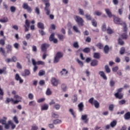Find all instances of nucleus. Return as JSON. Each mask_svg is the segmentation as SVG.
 Masks as SVG:
<instances>
[{
	"mask_svg": "<svg viewBox=\"0 0 130 130\" xmlns=\"http://www.w3.org/2000/svg\"><path fill=\"white\" fill-rule=\"evenodd\" d=\"M14 98L16 99L15 101L13 98H7L5 102L6 104H9L10 102H11L13 104H18L22 100V97L18 95H15Z\"/></svg>",
	"mask_w": 130,
	"mask_h": 130,
	"instance_id": "nucleus-1",
	"label": "nucleus"
},
{
	"mask_svg": "<svg viewBox=\"0 0 130 130\" xmlns=\"http://www.w3.org/2000/svg\"><path fill=\"white\" fill-rule=\"evenodd\" d=\"M43 3H45V7L44 8V10L46 12V14L47 16H49L50 14V3H49V0H42Z\"/></svg>",
	"mask_w": 130,
	"mask_h": 130,
	"instance_id": "nucleus-2",
	"label": "nucleus"
},
{
	"mask_svg": "<svg viewBox=\"0 0 130 130\" xmlns=\"http://www.w3.org/2000/svg\"><path fill=\"white\" fill-rule=\"evenodd\" d=\"M63 56V53L61 52H58L56 53V55L54 57V63H57L59 61V59Z\"/></svg>",
	"mask_w": 130,
	"mask_h": 130,
	"instance_id": "nucleus-3",
	"label": "nucleus"
},
{
	"mask_svg": "<svg viewBox=\"0 0 130 130\" xmlns=\"http://www.w3.org/2000/svg\"><path fill=\"white\" fill-rule=\"evenodd\" d=\"M89 103H90L91 105H94L95 108H98L100 106V104L99 102L96 100H94V98H91L88 100Z\"/></svg>",
	"mask_w": 130,
	"mask_h": 130,
	"instance_id": "nucleus-4",
	"label": "nucleus"
},
{
	"mask_svg": "<svg viewBox=\"0 0 130 130\" xmlns=\"http://www.w3.org/2000/svg\"><path fill=\"white\" fill-rule=\"evenodd\" d=\"M74 19L76 22H77V23L79 25V26H84V20H83V18H82L81 17L76 15L74 17Z\"/></svg>",
	"mask_w": 130,
	"mask_h": 130,
	"instance_id": "nucleus-5",
	"label": "nucleus"
},
{
	"mask_svg": "<svg viewBox=\"0 0 130 130\" xmlns=\"http://www.w3.org/2000/svg\"><path fill=\"white\" fill-rule=\"evenodd\" d=\"M22 8L24 10H26L27 13H32V8L30 6H29L28 3H23L22 5Z\"/></svg>",
	"mask_w": 130,
	"mask_h": 130,
	"instance_id": "nucleus-6",
	"label": "nucleus"
},
{
	"mask_svg": "<svg viewBox=\"0 0 130 130\" xmlns=\"http://www.w3.org/2000/svg\"><path fill=\"white\" fill-rule=\"evenodd\" d=\"M31 22L29 21V20L26 19L25 21V24L24 25V32H28L29 31V28H30V24Z\"/></svg>",
	"mask_w": 130,
	"mask_h": 130,
	"instance_id": "nucleus-7",
	"label": "nucleus"
},
{
	"mask_svg": "<svg viewBox=\"0 0 130 130\" xmlns=\"http://www.w3.org/2000/svg\"><path fill=\"white\" fill-rule=\"evenodd\" d=\"M113 21L115 24H117L118 25H122L124 23L121 21V19L117 17H114Z\"/></svg>",
	"mask_w": 130,
	"mask_h": 130,
	"instance_id": "nucleus-8",
	"label": "nucleus"
},
{
	"mask_svg": "<svg viewBox=\"0 0 130 130\" xmlns=\"http://www.w3.org/2000/svg\"><path fill=\"white\" fill-rule=\"evenodd\" d=\"M49 47V44H43L41 45V50L43 52H46V50H47V48Z\"/></svg>",
	"mask_w": 130,
	"mask_h": 130,
	"instance_id": "nucleus-9",
	"label": "nucleus"
},
{
	"mask_svg": "<svg viewBox=\"0 0 130 130\" xmlns=\"http://www.w3.org/2000/svg\"><path fill=\"white\" fill-rule=\"evenodd\" d=\"M51 82L54 87H57V85H58V80L55 79V78H52Z\"/></svg>",
	"mask_w": 130,
	"mask_h": 130,
	"instance_id": "nucleus-10",
	"label": "nucleus"
},
{
	"mask_svg": "<svg viewBox=\"0 0 130 130\" xmlns=\"http://www.w3.org/2000/svg\"><path fill=\"white\" fill-rule=\"evenodd\" d=\"M81 119L84 121V123H88L89 122V118H88V115H82L81 116Z\"/></svg>",
	"mask_w": 130,
	"mask_h": 130,
	"instance_id": "nucleus-11",
	"label": "nucleus"
},
{
	"mask_svg": "<svg viewBox=\"0 0 130 130\" xmlns=\"http://www.w3.org/2000/svg\"><path fill=\"white\" fill-rule=\"evenodd\" d=\"M112 49V47H109V46H108V45H107L105 46V47H104V52L106 54H108V52H109V51L111 50Z\"/></svg>",
	"mask_w": 130,
	"mask_h": 130,
	"instance_id": "nucleus-12",
	"label": "nucleus"
},
{
	"mask_svg": "<svg viewBox=\"0 0 130 130\" xmlns=\"http://www.w3.org/2000/svg\"><path fill=\"white\" fill-rule=\"evenodd\" d=\"M15 80L16 81H19L20 84H22V83L24 82V80L22 79L21 77H20V75L18 74H16L15 75Z\"/></svg>",
	"mask_w": 130,
	"mask_h": 130,
	"instance_id": "nucleus-13",
	"label": "nucleus"
},
{
	"mask_svg": "<svg viewBox=\"0 0 130 130\" xmlns=\"http://www.w3.org/2000/svg\"><path fill=\"white\" fill-rule=\"evenodd\" d=\"M30 75V71L28 70L25 69L22 73V77H27Z\"/></svg>",
	"mask_w": 130,
	"mask_h": 130,
	"instance_id": "nucleus-14",
	"label": "nucleus"
},
{
	"mask_svg": "<svg viewBox=\"0 0 130 130\" xmlns=\"http://www.w3.org/2000/svg\"><path fill=\"white\" fill-rule=\"evenodd\" d=\"M114 96L117 99H119L120 100L123 98V94L122 93H116L114 94Z\"/></svg>",
	"mask_w": 130,
	"mask_h": 130,
	"instance_id": "nucleus-15",
	"label": "nucleus"
},
{
	"mask_svg": "<svg viewBox=\"0 0 130 130\" xmlns=\"http://www.w3.org/2000/svg\"><path fill=\"white\" fill-rule=\"evenodd\" d=\"M105 11L109 18L112 17V13H111V11H110V9H105Z\"/></svg>",
	"mask_w": 130,
	"mask_h": 130,
	"instance_id": "nucleus-16",
	"label": "nucleus"
},
{
	"mask_svg": "<svg viewBox=\"0 0 130 130\" xmlns=\"http://www.w3.org/2000/svg\"><path fill=\"white\" fill-rule=\"evenodd\" d=\"M37 27L39 29H41V30H44V29H45L44 27V24L42 22H38L37 24Z\"/></svg>",
	"mask_w": 130,
	"mask_h": 130,
	"instance_id": "nucleus-17",
	"label": "nucleus"
},
{
	"mask_svg": "<svg viewBox=\"0 0 130 130\" xmlns=\"http://www.w3.org/2000/svg\"><path fill=\"white\" fill-rule=\"evenodd\" d=\"M90 66H91V67H96L98 66V60L96 59L92 60L90 63Z\"/></svg>",
	"mask_w": 130,
	"mask_h": 130,
	"instance_id": "nucleus-18",
	"label": "nucleus"
},
{
	"mask_svg": "<svg viewBox=\"0 0 130 130\" xmlns=\"http://www.w3.org/2000/svg\"><path fill=\"white\" fill-rule=\"evenodd\" d=\"M8 119V118L6 117H3L2 119H0V123H2V124L4 125L7 123V120Z\"/></svg>",
	"mask_w": 130,
	"mask_h": 130,
	"instance_id": "nucleus-19",
	"label": "nucleus"
},
{
	"mask_svg": "<svg viewBox=\"0 0 130 130\" xmlns=\"http://www.w3.org/2000/svg\"><path fill=\"white\" fill-rule=\"evenodd\" d=\"M124 118L125 120H129L130 119V112H127L124 115Z\"/></svg>",
	"mask_w": 130,
	"mask_h": 130,
	"instance_id": "nucleus-20",
	"label": "nucleus"
},
{
	"mask_svg": "<svg viewBox=\"0 0 130 130\" xmlns=\"http://www.w3.org/2000/svg\"><path fill=\"white\" fill-rule=\"evenodd\" d=\"M78 107L79 111H80V112L83 111V110H84V104H83V103H80L78 105Z\"/></svg>",
	"mask_w": 130,
	"mask_h": 130,
	"instance_id": "nucleus-21",
	"label": "nucleus"
},
{
	"mask_svg": "<svg viewBox=\"0 0 130 130\" xmlns=\"http://www.w3.org/2000/svg\"><path fill=\"white\" fill-rule=\"evenodd\" d=\"M99 75H100L101 77L104 79V80H107V77L105 75V73L103 71H100L99 72Z\"/></svg>",
	"mask_w": 130,
	"mask_h": 130,
	"instance_id": "nucleus-22",
	"label": "nucleus"
},
{
	"mask_svg": "<svg viewBox=\"0 0 130 130\" xmlns=\"http://www.w3.org/2000/svg\"><path fill=\"white\" fill-rule=\"evenodd\" d=\"M2 74H4V75H7V74H8L6 67H4L3 69H0V75H2Z\"/></svg>",
	"mask_w": 130,
	"mask_h": 130,
	"instance_id": "nucleus-23",
	"label": "nucleus"
},
{
	"mask_svg": "<svg viewBox=\"0 0 130 130\" xmlns=\"http://www.w3.org/2000/svg\"><path fill=\"white\" fill-rule=\"evenodd\" d=\"M48 108H49L48 105L45 104L41 106V109L42 111L48 110Z\"/></svg>",
	"mask_w": 130,
	"mask_h": 130,
	"instance_id": "nucleus-24",
	"label": "nucleus"
},
{
	"mask_svg": "<svg viewBox=\"0 0 130 130\" xmlns=\"http://www.w3.org/2000/svg\"><path fill=\"white\" fill-rule=\"evenodd\" d=\"M6 49H7V53H9L12 51V45L8 44L6 46Z\"/></svg>",
	"mask_w": 130,
	"mask_h": 130,
	"instance_id": "nucleus-25",
	"label": "nucleus"
},
{
	"mask_svg": "<svg viewBox=\"0 0 130 130\" xmlns=\"http://www.w3.org/2000/svg\"><path fill=\"white\" fill-rule=\"evenodd\" d=\"M57 36L60 41H63V39L66 38V36L60 34L57 35Z\"/></svg>",
	"mask_w": 130,
	"mask_h": 130,
	"instance_id": "nucleus-26",
	"label": "nucleus"
},
{
	"mask_svg": "<svg viewBox=\"0 0 130 130\" xmlns=\"http://www.w3.org/2000/svg\"><path fill=\"white\" fill-rule=\"evenodd\" d=\"M107 32L109 35H111V34H113V33H114V31H113V30L110 28V27H108V28L107 29Z\"/></svg>",
	"mask_w": 130,
	"mask_h": 130,
	"instance_id": "nucleus-27",
	"label": "nucleus"
},
{
	"mask_svg": "<svg viewBox=\"0 0 130 130\" xmlns=\"http://www.w3.org/2000/svg\"><path fill=\"white\" fill-rule=\"evenodd\" d=\"M29 106H32V107H35L36 106V102L35 101H31L28 103Z\"/></svg>",
	"mask_w": 130,
	"mask_h": 130,
	"instance_id": "nucleus-28",
	"label": "nucleus"
},
{
	"mask_svg": "<svg viewBox=\"0 0 130 130\" xmlns=\"http://www.w3.org/2000/svg\"><path fill=\"white\" fill-rule=\"evenodd\" d=\"M117 124V121L116 120H113L110 123L111 127H115Z\"/></svg>",
	"mask_w": 130,
	"mask_h": 130,
	"instance_id": "nucleus-29",
	"label": "nucleus"
},
{
	"mask_svg": "<svg viewBox=\"0 0 130 130\" xmlns=\"http://www.w3.org/2000/svg\"><path fill=\"white\" fill-rule=\"evenodd\" d=\"M93 57L96 59H99V58H100V53H94L93 54Z\"/></svg>",
	"mask_w": 130,
	"mask_h": 130,
	"instance_id": "nucleus-30",
	"label": "nucleus"
},
{
	"mask_svg": "<svg viewBox=\"0 0 130 130\" xmlns=\"http://www.w3.org/2000/svg\"><path fill=\"white\" fill-rule=\"evenodd\" d=\"M95 46L96 47H98L100 49H103L104 46H103V44L101 43H99L95 45Z\"/></svg>",
	"mask_w": 130,
	"mask_h": 130,
	"instance_id": "nucleus-31",
	"label": "nucleus"
},
{
	"mask_svg": "<svg viewBox=\"0 0 130 130\" xmlns=\"http://www.w3.org/2000/svg\"><path fill=\"white\" fill-rule=\"evenodd\" d=\"M122 25H123V32H125V33H127V27L126 23H125V22H124Z\"/></svg>",
	"mask_w": 130,
	"mask_h": 130,
	"instance_id": "nucleus-32",
	"label": "nucleus"
},
{
	"mask_svg": "<svg viewBox=\"0 0 130 130\" xmlns=\"http://www.w3.org/2000/svg\"><path fill=\"white\" fill-rule=\"evenodd\" d=\"M9 21V19L7 17H4L0 19L1 23H7Z\"/></svg>",
	"mask_w": 130,
	"mask_h": 130,
	"instance_id": "nucleus-33",
	"label": "nucleus"
},
{
	"mask_svg": "<svg viewBox=\"0 0 130 130\" xmlns=\"http://www.w3.org/2000/svg\"><path fill=\"white\" fill-rule=\"evenodd\" d=\"M0 53H3L4 56H7V55H6V50L3 47L0 48Z\"/></svg>",
	"mask_w": 130,
	"mask_h": 130,
	"instance_id": "nucleus-34",
	"label": "nucleus"
},
{
	"mask_svg": "<svg viewBox=\"0 0 130 130\" xmlns=\"http://www.w3.org/2000/svg\"><path fill=\"white\" fill-rule=\"evenodd\" d=\"M118 43L120 45L122 46L124 44V42L122 40V39H121V38H119V39L118 40Z\"/></svg>",
	"mask_w": 130,
	"mask_h": 130,
	"instance_id": "nucleus-35",
	"label": "nucleus"
},
{
	"mask_svg": "<svg viewBox=\"0 0 130 130\" xmlns=\"http://www.w3.org/2000/svg\"><path fill=\"white\" fill-rule=\"evenodd\" d=\"M61 88L63 92L67 91V85L65 84H62L61 85Z\"/></svg>",
	"mask_w": 130,
	"mask_h": 130,
	"instance_id": "nucleus-36",
	"label": "nucleus"
},
{
	"mask_svg": "<svg viewBox=\"0 0 130 130\" xmlns=\"http://www.w3.org/2000/svg\"><path fill=\"white\" fill-rule=\"evenodd\" d=\"M0 100H3L4 99V91H3V89H1L0 86Z\"/></svg>",
	"mask_w": 130,
	"mask_h": 130,
	"instance_id": "nucleus-37",
	"label": "nucleus"
},
{
	"mask_svg": "<svg viewBox=\"0 0 130 130\" xmlns=\"http://www.w3.org/2000/svg\"><path fill=\"white\" fill-rule=\"evenodd\" d=\"M114 109V104H110L109 106V111H113Z\"/></svg>",
	"mask_w": 130,
	"mask_h": 130,
	"instance_id": "nucleus-38",
	"label": "nucleus"
},
{
	"mask_svg": "<svg viewBox=\"0 0 130 130\" xmlns=\"http://www.w3.org/2000/svg\"><path fill=\"white\" fill-rule=\"evenodd\" d=\"M127 32H124L121 35V37L122 39H127Z\"/></svg>",
	"mask_w": 130,
	"mask_h": 130,
	"instance_id": "nucleus-39",
	"label": "nucleus"
},
{
	"mask_svg": "<svg viewBox=\"0 0 130 130\" xmlns=\"http://www.w3.org/2000/svg\"><path fill=\"white\" fill-rule=\"evenodd\" d=\"M73 30L75 31L76 33H80V30H79V29L78 28V27L76 25H74L73 27Z\"/></svg>",
	"mask_w": 130,
	"mask_h": 130,
	"instance_id": "nucleus-40",
	"label": "nucleus"
},
{
	"mask_svg": "<svg viewBox=\"0 0 130 130\" xmlns=\"http://www.w3.org/2000/svg\"><path fill=\"white\" fill-rule=\"evenodd\" d=\"M54 124H58V123H61V120L59 119H56L53 121Z\"/></svg>",
	"mask_w": 130,
	"mask_h": 130,
	"instance_id": "nucleus-41",
	"label": "nucleus"
},
{
	"mask_svg": "<svg viewBox=\"0 0 130 130\" xmlns=\"http://www.w3.org/2000/svg\"><path fill=\"white\" fill-rule=\"evenodd\" d=\"M54 39V34H51V35H50L49 38V41H50V42L53 41V40Z\"/></svg>",
	"mask_w": 130,
	"mask_h": 130,
	"instance_id": "nucleus-42",
	"label": "nucleus"
},
{
	"mask_svg": "<svg viewBox=\"0 0 130 130\" xmlns=\"http://www.w3.org/2000/svg\"><path fill=\"white\" fill-rule=\"evenodd\" d=\"M61 75H67L68 73V71L66 69H63L61 71H60Z\"/></svg>",
	"mask_w": 130,
	"mask_h": 130,
	"instance_id": "nucleus-43",
	"label": "nucleus"
},
{
	"mask_svg": "<svg viewBox=\"0 0 130 130\" xmlns=\"http://www.w3.org/2000/svg\"><path fill=\"white\" fill-rule=\"evenodd\" d=\"M69 112L72 114V115H73V117L76 118V115L75 114V111H74V110L73 109H70L69 110Z\"/></svg>",
	"mask_w": 130,
	"mask_h": 130,
	"instance_id": "nucleus-44",
	"label": "nucleus"
},
{
	"mask_svg": "<svg viewBox=\"0 0 130 130\" xmlns=\"http://www.w3.org/2000/svg\"><path fill=\"white\" fill-rule=\"evenodd\" d=\"M6 44V40L5 39H1L0 40V45L2 46H4Z\"/></svg>",
	"mask_w": 130,
	"mask_h": 130,
	"instance_id": "nucleus-45",
	"label": "nucleus"
},
{
	"mask_svg": "<svg viewBox=\"0 0 130 130\" xmlns=\"http://www.w3.org/2000/svg\"><path fill=\"white\" fill-rule=\"evenodd\" d=\"M105 69L106 73H110L111 72L110 68H109V67L108 65L105 66Z\"/></svg>",
	"mask_w": 130,
	"mask_h": 130,
	"instance_id": "nucleus-46",
	"label": "nucleus"
},
{
	"mask_svg": "<svg viewBox=\"0 0 130 130\" xmlns=\"http://www.w3.org/2000/svg\"><path fill=\"white\" fill-rule=\"evenodd\" d=\"M124 52H125V48L124 47H122L120 49V54H123V53H124Z\"/></svg>",
	"mask_w": 130,
	"mask_h": 130,
	"instance_id": "nucleus-47",
	"label": "nucleus"
},
{
	"mask_svg": "<svg viewBox=\"0 0 130 130\" xmlns=\"http://www.w3.org/2000/svg\"><path fill=\"white\" fill-rule=\"evenodd\" d=\"M44 75H45V71L44 70H40L39 73V76L41 77L42 76H44Z\"/></svg>",
	"mask_w": 130,
	"mask_h": 130,
	"instance_id": "nucleus-48",
	"label": "nucleus"
},
{
	"mask_svg": "<svg viewBox=\"0 0 130 130\" xmlns=\"http://www.w3.org/2000/svg\"><path fill=\"white\" fill-rule=\"evenodd\" d=\"M126 103V101L124 100H121L119 101V105H123V104H125Z\"/></svg>",
	"mask_w": 130,
	"mask_h": 130,
	"instance_id": "nucleus-49",
	"label": "nucleus"
},
{
	"mask_svg": "<svg viewBox=\"0 0 130 130\" xmlns=\"http://www.w3.org/2000/svg\"><path fill=\"white\" fill-rule=\"evenodd\" d=\"M13 120H14V122H15V123H16V124H18V123H19V120H18V117H17V116H14Z\"/></svg>",
	"mask_w": 130,
	"mask_h": 130,
	"instance_id": "nucleus-50",
	"label": "nucleus"
},
{
	"mask_svg": "<svg viewBox=\"0 0 130 130\" xmlns=\"http://www.w3.org/2000/svg\"><path fill=\"white\" fill-rule=\"evenodd\" d=\"M38 129V126H37L36 124H33L31 126V130H37Z\"/></svg>",
	"mask_w": 130,
	"mask_h": 130,
	"instance_id": "nucleus-51",
	"label": "nucleus"
},
{
	"mask_svg": "<svg viewBox=\"0 0 130 130\" xmlns=\"http://www.w3.org/2000/svg\"><path fill=\"white\" fill-rule=\"evenodd\" d=\"M10 11H11V13H15V12H16V7L11 6L10 7Z\"/></svg>",
	"mask_w": 130,
	"mask_h": 130,
	"instance_id": "nucleus-52",
	"label": "nucleus"
},
{
	"mask_svg": "<svg viewBox=\"0 0 130 130\" xmlns=\"http://www.w3.org/2000/svg\"><path fill=\"white\" fill-rule=\"evenodd\" d=\"M54 108L56 109V110H59L60 109V105L59 104H56L54 106Z\"/></svg>",
	"mask_w": 130,
	"mask_h": 130,
	"instance_id": "nucleus-53",
	"label": "nucleus"
},
{
	"mask_svg": "<svg viewBox=\"0 0 130 130\" xmlns=\"http://www.w3.org/2000/svg\"><path fill=\"white\" fill-rule=\"evenodd\" d=\"M91 23L93 27H97V22L95 19H93L91 21Z\"/></svg>",
	"mask_w": 130,
	"mask_h": 130,
	"instance_id": "nucleus-54",
	"label": "nucleus"
},
{
	"mask_svg": "<svg viewBox=\"0 0 130 130\" xmlns=\"http://www.w3.org/2000/svg\"><path fill=\"white\" fill-rule=\"evenodd\" d=\"M90 49L89 48H85L83 50V52L85 53H89L90 52Z\"/></svg>",
	"mask_w": 130,
	"mask_h": 130,
	"instance_id": "nucleus-55",
	"label": "nucleus"
},
{
	"mask_svg": "<svg viewBox=\"0 0 130 130\" xmlns=\"http://www.w3.org/2000/svg\"><path fill=\"white\" fill-rule=\"evenodd\" d=\"M35 13L37 15H40V9H39V8L36 7L35 9Z\"/></svg>",
	"mask_w": 130,
	"mask_h": 130,
	"instance_id": "nucleus-56",
	"label": "nucleus"
},
{
	"mask_svg": "<svg viewBox=\"0 0 130 130\" xmlns=\"http://www.w3.org/2000/svg\"><path fill=\"white\" fill-rule=\"evenodd\" d=\"M114 85H115V82L113 80H110V86L111 87H114Z\"/></svg>",
	"mask_w": 130,
	"mask_h": 130,
	"instance_id": "nucleus-57",
	"label": "nucleus"
},
{
	"mask_svg": "<svg viewBox=\"0 0 130 130\" xmlns=\"http://www.w3.org/2000/svg\"><path fill=\"white\" fill-rule=\"evenodd\" d=\"M46 93V95H51V94H52L51 90H50V89L49 88H47Z\"/></svg>",
	"mask_w": 130,
	"mask_h": 130,
	"instance_id": "nucleus-58",
	"label": "nucleus"
},
{
	"mask_svg": "<svg viewBox=\"0 0 130 130\" xmlns=\"http://www.w3.org/2000/svg\"><path fill=\"white\" fill-rule=\"evenodd\" d=\"M74 99L73 100V103H75V102H77L78 101V96L77 94H74Z\"/></svg>",
	"mask_w": 130,
	"mask_h": 130,
	"instance_id": "nucleus-59",
	"label": "nucleus"
},
{
	"mask_svg": "<svg viewBox=\"0 0 130 130\" xmlns=\"http://www.w3.org/2000/svg\"><path fill=\"white\" fill-rule=\"evenodd\" d=\"M73 47L74 48H79V44H78V42H76L73 44Z\"/></svg>",
	"mask_w": 130,
	"mask_h": 130,
	"instance_id": "nucleus-60",
	"label": "nucleus"
},
{
	"mask_svg": "<svg viewBox=\"0 0 130 130\" xmlns=\"http://www.w3.org/2000/svg\"><path fill=\"white\" fill-rule=\"evenodd\" d=\"M102 31H103L104 32H105V31H106L107 30V29L106 28V24H104L102 27Z\"/></svg>",
	"mask_w": 130,
	"mask_h": 130,
	"instance_id": "nucleus-61",
	"label": "nucleus"
},
{
	"mask_svg": "<svg viewBox=\"0 0 130 130\" xmlns=\"http://www.w3.org/2000/svg\"><path fill=\"white\" fill-rule=\"evenodd\" d=\"M28 97L29 99H30V100H33V99L34 98V95L32 93H29Z\"/></svg>",
	"mask_w": 130,
	"mask_h": 130,
	"instance_id": "nucleus-62",
	"label": "nucleus"
},
{
	"mask_svg": "<svg viewBox=\"0 0 130 130\" xmlns=\"http://www.w3.org/2000/svg\"><path fill=\"white\" fill-rule=\"evenodd\" d=\"M39 32L40 33V34H41V35H42V36H44V35H45V32H44L43 29L39 30Z\"/></svg>",
	"mask_w": 130,
	"mask_h": 130,
	"instance_id": "nucleus-63",
	"label": "nucleus"
},
{
	"mask_svg": "<svg viewBox=\"0 0 130 130\" xmlns=\"http://www.w3.org/2000/svg\"><path fill=\"white\" fill-rule=\"evenodd\" d=\"M37 64L38 66H40V64H41L42 66L44 65V62H43V61H38L37 62Z\"/></svg>",
	"mask_w": 130,
	"mask_h": 130,
	"instance_id": "nucleus-64",
	"label": "nucleus"
}]
</instances>
